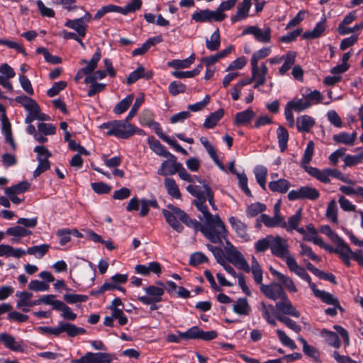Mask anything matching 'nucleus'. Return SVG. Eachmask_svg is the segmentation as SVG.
Wrapping results in <instances>:
<instances>
[{
  "instance_id": "1",
  "label": "nucleus",
  "mask_w": 363,
  "mask_h": 363,
  "mask_svg": "<svg viewBox=\"0 0 363 363\" xmlns=\"http://www.w3.org/2000/svg\"><path fill=\"white\" fill-rule=\"evenodd\" d=\"M197 206L198 211L202 213L204 219L201 232L211 242L222 243L223 239H225L228 234L225 223L218 215H212L201 203Z\"/></svg>"
},
{
  "instance_id": "2",
  "label": "nucleus",
  "mask_w": 363,
  "mask_h": 363,
  "mask_svg": "<svg viewBox=\"0 0 363 363\" xmlns=\"http://www.w3.org/2000/svg\"><path fill=\"white\" fill-rule=\"evenodd\" d=\"M129 120L113 121L101 125L100 128L106 129V135L128 139L135 133L142 134L143 130L129 123Z\"/></svg>"
},
{
  "instance_id": "3",
  "label": "nucleus",
  "mask_w": 363,
  "mask_h": 363,
  "mask_svg": "<svg viewBox=\"0 0 363 363\" xmlns=\"http://www.w3.org/2000/svg\"><path fill=\"white\" fill-rule=\"evenodd\" d=\"M186 191L196 198L194 200V204L197 209L198 203H201L202 206H205L206 211H208L206 204V201H208L213 209H217L214 202V194L208 184L203 183V186L189 184L186 186Z\"/></svg>"
},
{
  "instance_id": "4",
  "label": "nucleus",
  "mask_w": 363,
  "mask_h": 363,
  "mask_svg": "<svg viewBox=\"0 0 363 363\" xmlns=\"http://www.w3.org/2000/svg\"><path fill=\"white\" fill-rule=\"evenodd\" d=\"M271 252L274 256L284 260L288 268L296 261L290 254L287 240L279 235H272Z\"/></svg>"
},
{
  "instance_id": "5",
  "label": "nucleus",
  "mask_w": 363,
  "mask_h": 363,
  "mask_svg": "<svg viewBox=\"0 0 363 363\" xmlns=\"http://www.w3.org/2000/svg\"><path fill=\"white\" fill-rule=\"evenodd\" d=\"M39 329L45 334L58 336L62 333H66L70 337H75L78 335L84 334L86 330L83 328L77 327L74 324L60 322L57 327H40Z\"/></svg>"
},
{
  "instance_id": "6",
  "label": "nucleus",
  "mask_w": 363,
  "mask_h": 363,
  "mask_svg": "<svg viewBox=\"0 0 363 363\" xmlns=\"http://www.w3.org/2000/svg\"><path fill=\"white\" fill-rule=\"evenodd\" d=\"M217 332L215 330L203 331L198 326H193L185 332L180 333V336L183 340H202L209 341L217 337Z\"/></svg>"
},
{
  "instance_id": "7",
  "label": "nucleus",
  "mask_w": 363,
  "mask_h": 363,
  "mask_svg": "<svg viewBox=\"0 0 363 363\" xmlns=\"http://www.w3.org/2000/svg\"><path fill=\"white\" fill-rule=\"evenodd\" d=\"M101 49L97 48L94 55L89 61H87L84 59L81 60L80 64H86V66L78 70L74 77L75 82H78L84 75H89L93 73L97 67L98 62L101 60Z\"/></svg>"
},
{
  "instance_id": "8",
  "label": "nucleus",
  "mask_w": 363,
  "mask_h": 363,
  "mask_svg": "<svg viewBox=\"0 0 363 363\" xmlns=\"http://www.w3.org/2000/svg\"><path fill=\"white\" fill-rule=\"evenodd\" d=\"M226 255L228 260L239 269L244 270L246 272H250V267L242 255L235 247L230 245V247L226 248Z\"/></svg>"
},
{
  "instance_id": "9",
  "label": "nucleus",
  "mask_w": 363,
  "mask_h": 363,
  "mask_svg": "<svg viewBox=\"0 0 363 363\" xmlns=\"http://www.w3.org/2000/svg\"><path fill=\"white\" fill-rule=\"evenodd\" d=\"M251 78L244 80L249 82V84L255 82L254 88L257 89L266 83L268 74V68L266 63L262 62L260 66L259 65H251Z\"/></svg>"
},
{
  "instance_id": "10",
  "label": "nucleus",
  "mask_w": 363,
  "mask_h": 363,
  "mask_svg": "<svg viewBox=\"0 0 363 363\" xmlns=\"http://www.w3.org/2000/svg\"><path fill=\"white\" fill-rule=\"evenodd\" d=\"M271 33L272 29L269 26L262 29L257 26H250L242 31V35H252L257 41L262 43H269L271 42Z\"/></svg>"
},
{
  "instance_id": "11",
  "label": "nucleus",
  "mask_w": 363,
  "mask_h": 363,
  "mask_svg": "<svg viewBox=\"0 0 363 363\" xmlns=\"http://www.w3.org/2000/svg\"><path fill=\"white\" fill-rule=\"evenodd\" d=\"M164 160L157 170V174L162 176H171L177 173L182 164L177 162V157L172 153Z\"/></svg>"
},
{
  "instance_id": "12",
  "label": "nucleus",
  "mask_w": 363,
  "mask_h": 363,
  "mask_svg": "<svg viewBox=\"0 0 363 363\" xmlns=\"http://www.w3.org/2000/svg\"><path fill=\"white\" fill-rule=\"evenodd\" d=\"M169 210L163 209L162 214L167 223L177 232L182 233L184 230L183 225L178 220L179 213L177 210H182L181 208L169 204L167 206Z\"/></svg>"
},
{
  "instance_id": "13",
  "label": "nucleus",
  "mask_w": 363,
  "mask_h": 363,
  "mask_svg": "<svg viewBox=\"0 0 363 363\" xmlns=\"http://www.w3.org/2000/svg\"><path fill=\"white\" fill-rule=\"evenodd\" d=\"M275 307L279 311L278 313H281L283 315H287L294 318H299L301 315L300 311L292 304L287 294L276 303Z\"/></svg>"
},
{
  "instance_id": "14",
  "label": "nucleus",
  "mask_w": 363,
  "mask_h": 363,
  "mask_svg": "<svg viewBox=\"0 0 363 363\" xmlns=\"http://www.w3.org/2000/svg\"><path fill=\"white\" fill-rule=\"evenodd\" d=\"M260 290L266 297L273 301H280L286 294L280 284H261Z\"/></svg>"
},
{
  "instance_id": "15",
  "label": "nucleus",
  "mask_w": 363,
  "mask_h": 363,
  "mask_svg": "<svg viewBox=\"0 0 363 363\" xmlns=\"http://www.w3.org/2000/svg\"><path fill=\"white\" fill-rule=\"evenodd\" d=\"M252 6V3L249 0H242L238 4L235 15L232 16L230 21L233 23L241 21L247 18Z\"/></svg>"
},
{
  "instance_id": "16",
  "label": "nucleus",
  "mask_w": 363,
  "mask_h": 363,
  "mask_svg": "<svg viewBox=\"0 0 363 363\" xmlns=\"http://www.w3.org/2000/svg\"><path fill=\"white\" fill-rule=\"evenodd\" d=\"M258 220L267 228H274L277 226L282 228L286 226L284 217L281 215H274L273 217H271L267 214L262 213L259 217Z\"/></svg>"
},
{
  "instance_id": "17",
  "label": "nucleus",
  "mask_w": 363,
  "mask_h": 363,
  "mask_svg": "<svg viewBox=\"0 0 363 363\" xmlns=\"http://www.w3.org/2000/svg\"><path fill=\"white\" fill-rule=\"evenodd\" d=\"M0 342L3 343L6 348L13 352L23 351V342L16 341L15 337L8 333H0Z\"/></svg>"
},
{
  "instance_id": "18",
  "label": "nucleus",
  "mask_w": 363,
  "mask_h": 363,
  "mask_svg": "<svg viewBox=\"0 0 363 363\" xmlns=\"http://www.w3.org/2000/svg\"><path fill=\"white\" fill-rule=\"evenodd\" d=\"M228 221L238 237L245 240H249V235L247 233V226L244 223L234 216L230 217Z\"/></svg>"
},
{
  "instance_id": "19",
  "label": "nucleus",
  "mask_w": 363,
  "mask_h": 363,
  "mask_svg": "<svg viewBox=\"0 0 363 363\" xmlns=\"http://www.w3.org/2000/svg\"><path fill=\"white\" fill-rule=\"evenodd\" d=\"M163 41L161 35L150 38L147 39L141 47L138 48L133 50L132 55L133 56L142 55L145 54L152 46L160 43Z\"/></svg>"
},
{
  "instance_id": "20",
  "label": "nucleus",
  "mask_w": 363,
  "mask_h": 363,
  "mask_svg": "<svg viewBox=\"0 0 363 363\" xmlns=\"http://www.w3.org/2000/svg\"><path fill=\"white\" fill-rule=\"evenodd\" d=\"M255 116V113L251 108H247L235 114L234 124L235 125H247L251 122Z\"/></svg>"
},
{
  "instance_id": "21",
  "label": "nucleus",
  "mask_w": 363,
  "mask_h": 363,
  "mask_svg": "<svg viewBox=\"0 0 363 363\" xmlns=\"http://www.w3.org/2000/svg\"><path fill=\"white\" fill-rule=\"evenodd\" d=\"M16 296L19 298L17 302V307L18 308L21 307H32L41 303L40 300L31 301L30 298L33 294L28 291L18 292Z\"/></svg>"
},
{
  "instance_id": "22",
  "label": "nucleus",
  "mask_w": 363,
  "mask_h": 363,
  "mask_svg": "<svg viewBox=\"0 0 363 363\" xmlns=\"http://www.w3.org/2000/svg\"><path fill=\"white\" fill-rule=\"evenodd\" d=\"M326 19L323 18L321 21L317 23L312 30L306 31L303 34L304 39H315L319 38L325 30Z\"/></svg>"
},
{
  "instance_id": "23",
  "label": "nucleus",
  "mask_w": 363,
  "mask_h": 363,
  "mask_svg": "<svg viewBox=\"0 0 363 363\" xmlns=\"http://www.w3.org/2000/svg\"><path fill=\"white\" fill-rule=\"evenodd\" d=\"M314 125L315 120L308 115L301 116L296 121V128L301 133H308Z\"/></svg>"
},
{
  "instance_id": "24",
  "label": "nucleus",
  "mask_w": 363,
  "mask_h": 363,
  "mask_svg": "<svg viewBox=\"0 0 363 363\" xmlns=\"http://www.w3.org/2000/svg\"><path fill=\"white\" fill-rule=\"evenodd\" d=\"M233 311L240 315H248L251 311V307L246 298H240L234 302Z\"/></svg>"
},
{
  "instance_id": "25",
  "label": "nucleus",
  "mask_w": 363,
  "mask_h": 363,
  "mask_svg": "<svg viewBox=\"0 0 363 363\" xmlns=\"http://www.w3.org/2000/svg\"><path fill=\"white\" fill-rule=\"evenodd\" d=\"M147 143L150 148L157 155L165 157L171 154L166 150L165 147L153 136H150L147 138Z\"/></svg>"
},
{
  "instance_id": "26",
  "label": "nucleus",
  "mask_w": 363,
  "mask_h": 363,
  "mask_svg": "<svg viewBox=\"0 0 363 363\" xmlns=\"http://www.w3.org/2000/svg\"><path fill=\"white\" fill-rule=\"evenodd\" d=\"M65 26L74 30L81 38H84L86 33L87 25L82 23L81 19L67 20Z\"/></svg>"
},
{
  "instance_id": "27",
  "label": "nucleus",
  "mask_w": 363,
  "mask_h": 363,
  "mask_svg": "<svg viewBox=\"0 0 363 363\" xmlns=\"http://www.w3.org/2000/svg\"><path fill=\"white\" fill-rule=\"evenodd\" d=\"M305 171L323 183L328 184L330 182L327 169L320 170L316 167H306Z\"/></svg>"
},
{
  "instance_id": "28",
  "label": "nucleus",
  "mask_w": 363,
  "mask_h": 363,
  "mask_svg": "<svg viewBox=\"0 0 363 363\" xmlns=\"http://www.w3.org/2000/svg\"><path fill=\"white\" fill-rule=\"evenodd\" d=\"M179 213V219L187 227L193 228L196 232L201 231L203 224L196 219H191L183 210H177Z\"/></svg>"
},
{
  "instance_id": "29",
  "label": "nucleus",
  "mask_w": 363,
  "mask_h": 363,
  "mask_svg": "<svg viewBox=\"0 0 363 363\" xmlns=\"http://www.w3.org/2000/svg\"><path fill=\"white\" fill-rule=\"evenodd\" d=\"M357 138V133L353 132L352 133H348L345 132L340 133L339 134L334 135L333 140L336 143L345 144L347 145H353Z\"/></svg>"
},
{
  "instance_id": "30",
  "label": "nucleus",
  "mask_w": 363,
  "mask_h": 363,
  "mask_svg": "<svg viewBox=\"0 0 363 363\" xmlns=\"http://www.w3.org/2000/svg\"><path fill=\"white\" fill-rule=\"evenodd\" d=\"M200 141H201V144L203 145V147H205L206 150L208 153L211 158L216 162V164H218L219 166V167L222 170H224L225 168L218 160V157L217 155V152H216V150L214 146L205 137H201L200 138Z\"/></svg>"
},
{
  "instance_id": "31",
  "label": "nucleus",
  "mask_w": 363,
  "mask_h": 363,
  "mask_svg": "<svg viewBox=\"0 0 363 363\" xmlns=\"http://www.w3.org/2000/svg\"><path fill=\"white\" fill-rule=\"evenodd\" d=\"M269 188L272 191L286 193L291 186V183L285 179H279L269 183Z\"/></svg>"
},
{
  "instance_id": "32",
  "label": "nucleus",
  "mask_w": 363,
  "mask_h": 363,
  "mask_svg": "<svg viewBox=\"0 0 363 363\" xmlns=\"http://www.w3.org/2000/svg\"><path fill=\"white\" fill-rule=\"evenodd\" d=\"M195 55L191 54L189 57L185 60H172L167 62V65L169 67H172L175 69H186L190 67V66L194 62Z\"/></svg>"
},
{
  "instance_id": "33",
  "label": "nucleus",
  "mask_w": 363,
  "mask_h": 363,
  "mask_svg": "<svg viewBox=\"0 0 363 363\" xmlns=\"http://www.w3.org/2000/svg\"><path fill=\"white\" fill-rule=\"evenodd\" d=\"M320 335L323 337L328 344L336 349H338L341 346V341L338 337V335L333 331L328 330L326 329H323L320 331Z\"/></svg>"
},
{
  "instance_id": "34",
  "label": "nucleus",
  "mask_w": 363,
  "mask_h": 363,
  "mask_svg": "<svg viewBox=\"0 0 363 363\" xmlns=\"http://www.w3.org/2000/svg\"><path fill=\"white\" fill-rule=\"evenodd\" d=\"M145 291L147 295V298L155 301H162V296L164 294V289L157 286L150 285L145 288Z\"/></svg>"
},
{
  "instance_id": "35",
  "label": "nucleus",
  "mask_w": 363,
  "mask_h": 363,
  "mask_svg": "<svg viewBox=\"0 0 363 363\" xmlns=\"http://www.w3.org/2000/svg\"><path fill=\"white\" fill-rule=\"evenodd\" d=\"M164 185L169 195L177 199H181L182 195L179 186L174 179L166 178Z\"/></svg>"
},
{
  "instance_id": "36",
  "label": "nucleus",
  "mask_w": 363,
  "mask_h": 363,
  "mask_svg": "<svg viewBox=\"0 0 363 363\" xmlns=\"http://www.w3.org/2000/svg\"><path fill=\"white\" fill-rule=\"evenodd\" d=\"M319 294L317 298H319L323 303L333 305L338 308V310L343 311L344 309L340 306L339 300L337 297H335L332 294L325 291H317Z\"/></svg>"
},
{
  "instance_id": "37",
  "label": "nucleus",
  "mask_w": 363,
  "mask_h": 363,
  "mask_svg": "<svg viewBox=\"0 0 363 363\" xmlns=\"http://www.w3.org/2000/svg\"><path fill=\"white\" fill-rule=\"evenodd\" d=\"M220 45V35L219 29L217 28L211 35L210 38L206 39V48L213 52L219 49Z\"/></svg>"
},
{
  "instance_id": "38",
  "label": "nucleus",
  "mask_w": 363,
  "mask_h": 363,
  "mask_svg": "<svg viewBox=\"0 0 363 363\" xmlns=\"http://www.w3.org/2000/svg\"><path fill=\"white\" fill-rule=\"evenodd\" d=\"M224 115V111L223 108H220L213 113H211L205 120L203 126L206 128H214L218 122L223 118Z\"/></svg>"
},
{
  "instance_id": "39",
  "label": "nucleus",
  "mask_w": 363,
  "mask_h": 363,
  "mask_svg": "<svg viewBox=\"0 0 363 363\" xmlns=\"http://www.w3.org/2000/svg\"><path fill=\"white\" fill-rule=\"evenodd\" d=\"M334 243L337 245L336 254L338 255L341 259L346 257H352L353 251L342 238H340L339 240Z\"/></svg>"
},
{
  "instance_id": "40",
  "label": "nucleus",
  "mask_w": 363,
  "mask_h": 363,
  "mask_svg": "<svg viewBox=\"0 0 363 363\" xmlns=\"http://www.w3.org/2000/svg\"><path fill=\"white\" fill-rule=\"evenodd\" d=\"M277 135L280 151L284 152L287 148L289 133L284 127L280 125L277 130Z\"/></svg>"
},
{
  "instance_id": "41",
  "label": "nucleus",
  "mask_w": 363,
  "mask_h": 363,
  "mask_svg": "<svg viewBox=\"0 0 363 363\" xmlns=\"http://www.w3.org/2000/svg\"><path fill=\"white\" fill-rule=\"evenodd\" d=\"M298 340L303 345V352L304 354L313 360L318 361L320 357L318 350L313 346L308 345L306 340L303 337H298Z\"/></svg>"
},
{
  "instance_id": "42",
  "label": "nucleus",
  "mask_w": 363,
  "mask_h": 363,
  "mask_svg": "<svg viewBox=\"0 0 363 363\" xmlns=\"http://www.w3.org/2000/svg\"><path fill=\"white\" fill-rule=\"evenodd\" d=\"M302 96L310 104V107L313 104H319L322 102L323 96L318 90L311 91L309 89H306L302 93Z\"/></svg>"
},
{
  "instance_id": "43",
  "label": "nucleus",
  "mask_w": 363,
  "mask_h": 363,
  "mask_svg": "<svg viewBox=\"0 0 363 363\" xmlns=\"http://www.w3.org/2000/svg\"><path fill=\"white\" fill-rule=\"evenodd\" d=\"M296 57V54L295 52H288L286 55L284 56V64L279 70L280 74L284 75L291 69L295 62Z\"/></svg>"
},
{
  "instance_id": "44",
  "label": "nucleus",
  "mask_w": 363,
  "mask_h": 363,
  "mask_svg": "<svg viewBox=\"0 0 363 363\" xmlns=\"http://www.w3.org/2000/svg\"><path fill=\"white\" fill-rule=\"evenodd\" d=\"M301 221V209L299 208L296 213L290 216L288 219V223L286 222V226L282 227V228H284L288 232H291L294 230H296L300 223Z\"/></svg>"
},
{
  "instance_id": "45",
  "label": "nucleus",
  "mask_w": 363,
  "mask_h": 363,
  "mask_svg": "<svg viewBox=\"0 0 363 363\" xmlns=\"http://www.w3.org/2000/svg\"><path fill=\"white\" fill-rule=\"evenodd\" d=\"M289 269L290 272L295 273L300 278L307 281L308 284L311 282V278L310 275L307 273L306 269L298 264L296 260L289 266Z\"/></svg>"
},
{
  "instance_id": "46",
  "label": "nucleus",
  "mask_w": 363,
  "mask_h": 363,
  "mask_svg": "<svg viewBox=\"0 0 363 363\" xmlns=\"http://www.w3.org/2000/svg\"><path fill=\"white\" fill-rule=\"evenodd\" d=\"M133 99V94L127 96L116 105L113 112L117 115H121L125 112L132 104Z\"/></svg>"
},
{
  "instance_id": "47",
  "label": "nucleus",
  "mask_w": 363,
  "mask_h": 363,
  "mask_svg": "<svg viewBox=\"0 0 363 363\" xmlns=\"http://www.w3.org/2000/svg\"><path fill=\"white\" fill-rule=\"evenodd\" d=\"M287 107L296 112L303 111L310 107V104L304 98L294 99L287 103Z\"/></svg>"
},
{
  "instance_id": "48",
  "label": "nucleus",
  "mask_w": 363,
  "mask_h": 363,
  "mask_svg": "<svg viewBox=\"0 0 363 363\" xmlns=\"http://www.w3.org/2000/svg\"><path fill=\"white\" fill-rule=\"evenodd\" d=\"M157 135L161 138L163 141L166 142L171 147H172L177 152L182 153L184 155H187V151L184 149L177 142V140L170 138L167 135L162 133L157 132Z\"/></svg>"
},
{
  "instance_id": "49",
  "label": "nucleus",
  "mask_w": 363,
  "mask_h": 363,
  "mask_svg": "<svg viewBox=\"0 0 363 363\" xmlns=\"http://www.w3.org/2000/svg\"><path fill=\"white\" fill-rule=\"evenodd\" d=\"M256 180L262 189L266 190V177L267 169L264 166H257L254 169Z\"/></svg>"
},
{
  "instance_id": "50",
  "label": "nucleus",
  "mask_w": 363,
  "mask_h": 363,
  "mask_svg": "<svg viewBox=\"0 0 363 363\" xmlns=\"http://www.w3.org/2000/svg\"><path fill=\"white\" fill-rule=\"evenodd\" d=\"M275 317L277 319L280 321L281 323H284L285 325H286L289 328L292 330L296 333H298L301 330V327L300 325H298L296 321L293 320L292 319L287 318L283 315H281L279 313H276Z\"/></svg>"
},
{
  "instance_id": "51",
  "label": "nucleus",
  "mask_w": 363,
  "mask_h": 363,
  "mask_svg": "<svg viewBox=\"0 0 363 363\" xmlns=\"http://www.w3.org/2000/svg\"><path fill=\"white\" fill-rule=\"evenodd\" d=\"M314 152V143L311 140L307 143L306 148L305 149L303 156L301 160V167L306 170V167H308V164L312 160Z\"/></svg>"
},
{
  "instance_id": "52",
  "label": "nucleus",
  "mask_w": 363,
  "mask_h": 363,
  "mask_svg": "<svg viewBox=\"0 0 363 363\" xmlns=\"http://www.w3.org/2000/svg\"><path fill=\"white\" fill-rule=\"evenodd\" d=\"M272 235H267L265 238L258 240L255 243V250L257 252H264L269 248L271 250Z\"/></svg>"
},
{
  "instance_id": "53",
  "label": "nucleus",
  "mask_w": 363,
  "mask_h": 363,
  "mask_svg": "<svg viewBox=\"0 0 363 363\" xmlns=\"http://www.w3.org/2000/svg\"><path fill=\"white\" fill-rule=\"evenodd\" d=\"M50 245L48 244H43L28 247L27 253L34 255L37 258L43 257L48 251Z\"/></svg>"
},
{
  "instance_id": "54",
  "label": "nucleus",
  "mask_w": 363,
  "mask_h": 363,
  "mask_svg": "<svg viewBox=\"0 0 363 363\" xmlns=\"http://www.w3.org/2000/svg\"><path fill=\"white\" fill-rule=\"evenodd\" d=\"M252 271L255 281L258 284H262V269L255 257L252 258V267L250 268Z\"/></svg>"
},
{
  "instance_id": "55",
  "label": "nucleus",
  "mask_w": 363,
  "mask_h": 363,
  "mask_svg": "<svg viewBox=\"0 0 363 363\" xmlns=\"http://www.w3.org/2000/svg\"><path fill=\"white\" fill-rule=\"evenodd\" d=\"M266 205L259 202H256L248 206L246 210V214L248 217L252 218L266 210Z\"/></svg>"
},
{
  "instance_id": "56",
  "label": "nucleus",
  "mask_w": 363,
  "mask_h": 363,
  "mask_svg": "<svg viewBox=\"0 0 363 363\" xmlns=\"http://www.w3.org/2000/svg\"><path fill=\"white\" fill-rule=\"evenodd\" d=\"M337 211L336 201L335 200L330 201L328 204L325 216L334 223H338Z\"/></svg>"
},
{
  "instance_id": "57",
  "label": "nucleus",
  "mask_w": 363,
  "mask_h": 363,
  "mask_svg": "<svg viewBox=\"0 0 363 363\" xmlns=\"http://www.w3.org/2000/svg\"><path fill=\"white\" fill-rule=\"evenodd\" d=\"M177 174H179L181 179L189 183H194L195 182V181H197L199 183L201 184L202 186H203V183H206L200 177L196 176H192L190 174H189L182 164Z\"/></svg>"
},
{
  "instance_id": "58",
  "label": "nucleus",
  "mask_w": 363,
  "mask_h": 363,
  "mask_svg": "<svg viewBox=\"0 0 363 363\" xmlns=\"http://www.w3.org/2000/svg\"><path fill=\"white\" fill-rule=\"evenodd\" d=\"M303 199L315 201L320 197L319 191L313 187L308 186H301Z\"/></svg>"
},
{
  "instance_id": "59",
  "label": "nucleus",
  "mask_w": 363,
  "mask_h": 363,
  "mask_svg": "<svg viewBox=\"0 0 363 363\" xmlns=\"http://www.w3.org/2000/svg\"><path fill=\"white\" fill-rule=\"evenodd\" d=\"M30 187V184L27 181H23L17 184L6 188L5 191L9 193L20 194L27 191Z\"/></svg>"
},
{
  "instance_id": "60",
  "label": "nucleus",
  "mask_w": 363,
  "mask_h": 363,
  "mask_svg": "<svg viewBox=\"0 0 363 363\" xmlns=\"http://www.w3.org/2000/svg\"><path fill=\"white\" fill-rule=\"evenodd\" d=\"M270 48H262L259 49V50L254 52L252 55L250 59V65H258L259 60L267 57L270 55Z\"/></svg>"
},
{
  "instance_id": "61",
  "label": "nucleus",
  "mask_w": 363,
  "mask_h": 363,
  "mask_svg": "<svg viewBox=\"0 0 363 363\" xmlns=\"http://www.w3.org/2000/svg\"><path fill=\"white\" fill-rule=\"evenodd\" d=\"M276 333L277 334V336L279 337V341L281 342L282 345L284 346L289 347L291 350L296 349L297 346L294 342L293 340H291L286 333L284 331L278 329L276 330Z\"/></svg>"
},
{
  "instance_id": "62",
  "label": "nucleus",
  "mask_w": 363,
  "mask_h": 363,
  "mask_svg": "<svg viewBox=\"0 0 363 363\" xmlns=\"http://www.w3.org/2000/svg\"><path fill=\"white\" fill-rule=\"evenodd\" d=\"M143 5L142 0H132L125 6L122 7L121 14L127 15L130 13H134L141 9Z\"/></svg>"
},
{
  "instance_id": "63",
  "label": "nucleus",
  "mask_w": 363,
  "mask_h": 363,
  "mask_svg": "<svg viewBox=\"0 0 363 363\" xmlns=\"http://www.w3.org/2000/svg\"><path fill=\"white\" fill-rule=\"evenodd\" d=\"M6 233L15 237H25L30 235L32 233L23 227L17 225L7 228Z\"/></svg>"
},
{
  "instance_id": "64",
  "label": "nucleus",
  "mask_w": 363,
  "mask_h": 363,
  "mask_svg": "<svg viewBox=\"0 0 363 363\" xmlns=\"http://www.w3.org/2000/svg\"><path fill=\"white\" fill-rule=\"evenodd\" d=\"M145 69L143 66H139L135 70L132 72L127 78V84H132L136 81L145 77Z\"/></svg>"
}]
</instances>
